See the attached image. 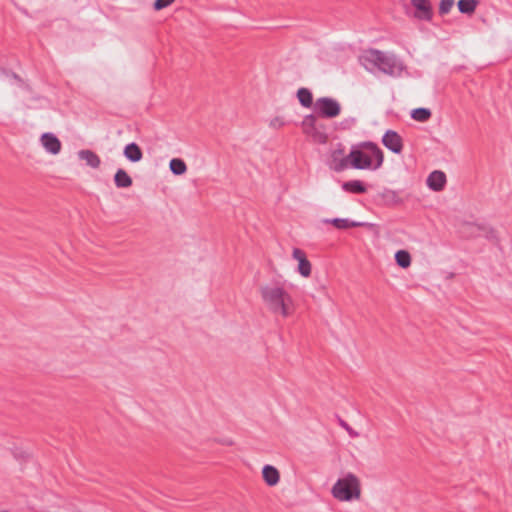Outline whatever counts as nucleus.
<instances>
[{"label":"nucleus","mask_w":512,"mask_h":512,"mask_svg":"<svg viewBox=\"0 0 512 512\" xmlns=\"http://www.w3.org/2000/svg\"><path fill=\"white\" fill-rule=\"evenodd\" d=\"M487 238H494V231L493 230H491L489 232V235H487Z\"/></svg>","instance_id":"nucleus-32"},{"label":"nucleus","mask_w":512,"mask_h":512,"mask_svg":"<svg viewBox=\"0 0 512 512\" xmlns=\"http://www.w3.org/2000/svg\"><path fill=\"white\" fill-rule=\"evenodd\" d=\"M356 123V118L347 117L340 121L339 125L341 129L348 130L351 129Z\"/></svg>","instance_id":"nucleus-27"},{"label":"nucleus","mask_w":512,"mask_h":512,"mask_svg":"<svg viewBox=\"0 0 512 512\" xmlns=\"http://www.w3.org/2000/svg\"><path fill=\"white\" fill-rule=\"evenodd\" d=\"M297 99L301 106L304 108H310L313 105V95L312 92L305 87H301L297 90Z\"/></svg>","instance_id":"nucleus-18"},{"label":"nucleus","mask_w":512,"mask_h":512,"mask_svg":"<svg viewBox=\"0 0 512 512\" xmlns=\"http://www.w3.org/2000/svg\"><path fill=\"white\" fill-rule=\"evenodd\" d=\"M314 113L325 119H333L341 113V105L335 98L320 97L314 103Z\"/></svg>","instance_id":"nucleus-5"},{"label":"nucleus","mask_w":512,"mask_h":512,"mask_svg":"<svg viewBox=\"0 0 512 512\" xmlns=\"http://www.w3.org/2000/svg\"><path fill=\"white\" fill-rule=\"evenodd\" d=\"M0 512H6V511H0Z\"/></svg>","instance_id":"nucleus-33"},{"label":"nucleus","mask_w":512,"mask_h":512,"mask_svg":"<svg viewBox=\"0 0 512 512\" xmlns=\"http://www.w3.org/2000/svg\"><path fill=\"white\" fill-rule=\"evenodd\" d=\"M114 183L117 188H128L132 185V178L124 169L119 168L114 175Z\"/></svg>","instance_id":"nucleus-17"},{"label":"nucleus","mask_w":512,"mask_h":512,"mask_svg":"<svg viewBox=\"0 0 512 512\" xmlns=\"http://www.w3.org/2000/svg\"><path fill=\"white\" fill-rule=\"evenodd\" d=\"M123 155L131 163H137L143 158V152L135 142H130L125 145Z\"/></svg>","instance_id":"nucleus-13"},{"label":"nucleus","mask_w":512,"mask_h":512,"mask_svg":"<svg viewBox=\"0 0 512 512\" xmlns=\"http://www.w3.org/2000/svg\"><path fill=\"white\" fill-rule=\"evenodd\" d=\"M333 497L342 502L358 500L361 495V486L358 477L348 472L340 477L331 489Z\"/></svg>","instance_id":"nucleus-4"},{"label":"nucleus","mask_w":512,"mask_h":512,"mask_svg":"<svg viewBox=\"0 0 512 512\" xmlns=\"http://www.w3.org/2000/svg\"><path fill=\"white\" fill-rule=\"evenodd\" d=\"M80 160H84L91 168H98L101 164L100 157L92 150L83 149L78 152Z\"/></svg>","instance_id":"nucleus-16"},{"label":"nucleus","mask_w":512,"mask_h":512,"mask_svg":"<svg viewBox=\"0 0 512 512\" xmlns=\"http://www.w3.org/2000/svg\"><path fill=\"white\" fill-rule=\"evenodd\" d=\"M339 424L341 427H343L351 436H356L357 433L354 432V430L345 422L344 420L340 419Z\"/></svg>","instance_id":"nucleus-30"},{"label":"nucleus","mask_w":512,"mask_h":512,"mask_svg":"<svg viewBox=\"0 0 512 512\" xmlns=\"http://www.w3.org/2000/svg\"><path fill=\"white\" fill-rule=\"evenodd\" d=\"M292 257L298 261L297 272L302 277H309L311 275L312 265L306 257L305 252L300 248H294L292 251Z\"/></svg>","instance_id":"nucleus-8"},{"label":"nucleus","mask_w":512,"mask_h":512,"mask_svg":"<svg viewBox=\"0 0 512 512\" xmlns=\"http://www.w3.org/2000/svg\"><path fill=\"white\" fill-rule=\"evenodd\" d=\"M455 1L454 0H440V3H439V15L443 16V15H446L450 12V10L452 9L453 5H454Z\"/></svg>","instance_id":"nucleus-24"},{"label":"nucleus","mask_w":512,"mask_h":512,"mask_svg":"<svg viewBox=\"0 0 512 512\" xmlns=\"http://www.w3.org/2000/svg\"><path fill=\"white\" fill-rule=\"evenodd\" d=\"M14 455L16 458H24L23 453H15Z\"/></svg>","instance_id":"nucleus-31"},{"label":"nucleus","mask_w":512,"mask_h":512,"mask_svg":"<svg viewBox=\"0 0 512 512\" xmlns=\"http://www.w3.org/2000/svg\"><path fill=\"white\" fill-rule=\"evenodd\" d=\"M262 476L268 486H275L280 480L279 471L269 464L263 466Z\"/></svg>","instance_id":"nucleus-15"},{"label":"nucleus","mask_w":512,"mask_h":512,"mask_svg":"<svg viewBox=\"0 0 512 512\" xmlns=\"http://www.w3.org/2000/svg\"><path fill=\"white\" fill-rule=\"evenodd\" d=\"M382 198L384 199V202L386 204L398 205L402 203V200L399 197L398 193L391 189H384V191L382 192Z\"/></svg>","instance_id":"nucleus-23"},{"label":"nucleus","mask_w":512,"mask_h":512,"mask_svg":"<svg viewBox=\"0 0 512 512\" xmlns=\"http://www.w3.org/2000/svg\"><path fill=\"white\" fill-rule=\"evenodd\" d=\"M4 72H5L6 76L9 78H12L20 88H22V89L28 88V85L24 82V80L15 72H12V71H4Z\"/></svg>","instance_id":"nucleus-25"},{"label":"nucleus","mask_w":512,"mask_h":512,"mask_svg":"<svg viewBox=\"0 0 512 512\" xmlns=\"http://www.w3.org/2000/svg\"><path fill=\"white\" fill-rule=\"evenodd\" d=\"M342 153V150H335L331 154V160L328 163L329 168L334 170L335 172H341L351 167V160L349 159V154L346 157L340 158L339 155Z\"/></svg>","instance_id":"nucleus-11"},{"label":"nucleus","mask_w":512,"mask_h":512,"mask_svg":"<svg viewBox=\"0 0 512 512\" xmlns=\"http://www.w3.org/2000/svg\"><path fill=\"white\" fill-rule=\"evenodd\" d=\"M446 182V174L441 170L432 171L426 179L427 187L434 192L442 191L446 185Z\"/></svg>","instance_id":"nucleus-9"},{"label":"nucleus","mask_w":512,"mask_h":512,"mask_svg":"<svg viewBox=\"0 0 512 512\" xmlns=\"http://www.w3.org/2000/svg\"><path fill=\"white\" fill-rule=\"evenodd\" d=\"M41 144L49 154L56 155L61 150V142L52 132H45L41 135Z\"/></svg>","instance_id":"nucleus-10"},{"label":"nucleus","mask_w":512,"mask_h":512,"mask_svg":"<svg viewBox=\"0 0 512 512\" xmlns=\"http://www.w3.org/2000/svg\"><path fill=\"white\" fill-rule=\"evenodd\" d=\"M169 168L177 176L184 174L187 170L186 163L180 158H172L169 162Z\"/></svg>","instance_id":"nucleus-22"},{"label":"nucleus","mask_w":512,"mask_h":512,"mask_svg":"<svg viewBox=\"0 0 512 512\" xmlns=\"http://www.w3.org/2000/svg\"><path fill=\"white\" fill-rule=\"evenodd\" d=\"M381 141L382 144L394 154H400L403 150L402 137L395 130H386Z\"/></svg>","instance_id":"nucleus-6"},{"label":"nucleus","mask_w":512,"mask_h":512,"mask_svg":"<svg viewBox=\"0 0 512 512\" xmlns=\"http://www.w3.org/2000/svg\"><path fill=\"white\" fill-rule=\"evenodd\" d=\"M394 258L396 264L403 269L408 268L411 264V255L407 250H398Z\"/></svg>","instance_id":"nucleus-21"},{"label":"nucleus","mask_w":512,"mask_h":512,"mask_svg":"<svg viewBox=\"0 0 512 512\" xmlns=\"http://www.w3.org/2000/svg\"><path fill=\"white\" fill-rule=\"evenodd\" d=\"M343 191L351 194H364L367 192L366 184L361 180H349L341 184Z\"/></svg>","instance_id":"nucleus-14"},{"label":"nucleus","mask_w":512,"mask_h":512,"mask_svg":"<svg viewBox=\"0 0 512 512\" xmlns=\"http://www.w3.org/2000/svg\"><path fill=\"white\" fill-rule=\"evenodd\" d=\"M323 222L331 224V225H333L337 229H347V228H352V227H363V226L368 225L367 222H359V221L351 220L349 218H338V217L331 218V219H325Z\"/></svg>","instance_id":"nucleus-12"},{"label":"nucleus","mask_w":512,"mask_h":512,"mask_svg":"<svg viewBox=\"0 0 512 512\" xmlns=\"http://www.w3.org/2000/svg\"><path fill=\"white\" fill-rule=\"evenodd\" d=\"M316 114H308L304 117L302 125L305 128L315 129L316 128Z\"/></svg>","instance_id":"nucleus-26"},{"label":"nucleus","mask_w":512,"mask_h":512,"mask_svg":"<svg viewBox=\"0 0 512 512\" xmlns=\"http://www.w3.org/2000/svg\"><path fill=\"white\" fill-rule=\"evenodd\" d=\"M175 0H155L153 3V8L156 11H160L168 6H170Z\"/></svg>","instance_id":"nucleus-28"},{"label":"nucleus","mask_w":512,"mask_h":512,"mask_svg":"<svg viewBox=\"0 0 512 512\" xmlns=\"http://www.w3.org/2000/svg\"><path fill=\"white\" fill-rule=\"evenodd\" d=\"M285 125V121L282 117H275L270 121V127L279 129Z\"/></svg>","instance_id":"nucleus-29"},{"label":"nucleus","mask_w":512,"mask_h":512,"mask_svg":"<svg viewBox=\"0 0 512 512\" xmlns=\"http://www.w3.org/2000/svg\"><path fill=\"white\" fill-rule=\"evenodd\" d=\"M360 63L368 71L377 68L382 73L392 77L400 76L403 70V63L397 56L374 48L363 52L360 56Z\"/></svg>","instance_id":"nucleus-2"},{"label":"nucleus","mask_w":512,"mask_h":512,"mask_svg":"<svg viewBox=\"0 0 512 512\" xmlns=\"http://www.w3.org/2000/svg\"><path fill=\"white\" fill-rule=\"evenodd\" d=\"M478 4V0H459L457 2V7L460 13L471 15L475 12Z\"/></svg>","instance_id":"nucleus-19"},{"label":"nucleus","mask_w":512,"mask_h":512,"mask_svg":"<svg viewBox=\"0 0 512 512\" xmlns=\"http://www.w3.org/2000/svg\"><path fill=\"white\" fill-rule=\"evenodd\" d=\"M432 113L429 108L418 107L414 108L410 112V117L418 122H425L431 117Z\"/></svg>","instance_id":"nucleus-20"},{"label":"nucleus","mask_w":512,"mask_h":512,"mask_svg":"<svg viewBox=\"0 0 512 512\" xmlns=\"http://www.w3.org/2000/svg\"><path fill=\"white\" fill-rule=\"evenodd\" d=\"M260 293L269 311L274 314H280L283 317L289 315L287 303L291 301V298L284 288L280 286L264 285L260 288Z\"/></svg>","instance_id":"nucleus-3"},{"label":"nucleus","mask_w":512,"mask_h":512,"mask_svg":"<svg viewBox=\"0 0 512 512\" xmlns=\"http://www.w3.org/2000/svg\"><path fill=\"white\" fill-rule=\"evenodd\" d=\"M349 159L352 169L376 171L383 165L384 153L377 143L367 140L351 146Z\"/></svg>","instance_id":"nucleus-1"},{"label":"nucleus","mask_w":512,"mask_h":512,"mask_svg":"<svg viewBox=\"0 0 512 512\" xmlns=\"http://www.w3.org/2000/svg\"><path fill=\"white\" fill-rule=\"evenodd\" d=\"M411 5L415 8L414 18L420 21H431L433 18V9L429 0H410Z\"/></svg>","instance_id":"nucleus-7"}]
</instances>
